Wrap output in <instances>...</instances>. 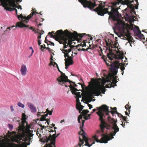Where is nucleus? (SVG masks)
<instances>
[{
  "label": "nucleus",
  "instance_id": "f257e3e1",
  "mask_svg": "<svg viewBox=\"0 0 147 147\" xmlns=\"http://www.w3.org/2000/svg\"><path fill=\"white\" fill-rule=\"evenodd\" d=\"M96 108L98 110L96 113L99 116V120L101 121V124L100 125L101 130V131L98 130L97 131V134H101L102 133H104V130L105 128L107 129H113L114 131H112L111 132L110 136L107 134H102V137L100 140L98 139V135L97 134L93 136L92 138L97 142L107 143L108 141L113 139V136H115L116 133L119 131V128L116 124L117 120V119L115 120L109 116L107 118L108 120L109 123L112 124V126L108 125L103 120V118L104 117H105V112L106 113V115H109V107L106 105H103L99 107H97Z\"/></svg>",
  "mask_w": 147,
  "mask_h": 147
},
{
  "label": "nucleus",
  "instance_id": "f03ea898",
  "mask_svg": "<svg viewBox=\"0 0 147 147\" xmlns=\"http://www.w3.org/2000/svg\"><path fill=\"white\" fill-rule=\"evenodd\" d=\"M61 32L59 36H58V38H56L57 40L59 41V43L60 44H63V45L64 49H63L61 51L64 54V57L65 58V61H67V63H68L72 65L74 63V61L73 60V57L72 54H71V56H69V55L68 53L71 51V49L74 47L75 46L72 45L71 44L74 42V41L76 40L71 39L68 40V41H67L66 37H68L66 36L65 37H62L61 35L63 34L62 30H60L58 31V32Z\"/></svg>",
  "mask_w": 147,
  "mask_h": 147
},
{
  "label": "nucleus",
  "instance_id": "7ed1b4c3",
  "mask_svg": "<svg viewBox=\"0 0 147 147\" xmlns=\"http://www.w3.org/2000/svg\"><path fill=\"white\" fill-rule=\"evenodd\" d=\"M99 2L100 3L98 6L95 9H92V11H95L99 16H103L105 14L108 13L109 15V18L113 20L119 16V13L117 8L111 7V11H109L107 8H105V4L107 2V0H95ZM96 3V2H95Z\"/></svg>",
  "mask_w": 147,
  "mask_h": 147
},
{
  "label": "nucleus",
  "instance_id": "20e7f679",
  "mask_svg": "<svg viewBox=\"0 0 147 147\" xmlns=\"http://www.w3.org/2000/svg\"><path fill=\"white\" fill-rule=\"evenodd\" d=\"M62 30L63 33V34L61 35L62 37H65V36H67V41H68L69 40L74 39L76 40L77 41L79 42V41L81 40L82 38L84 36V35H86L90 37V39L92 40L93 38L90 35H86V33H83L82 34H78L77 32H75L74 33H72L71 32H69L67 30H66L63 32L62 30H60L57 31L56 33H55L54 32L52 31L51 32H49L48 34H50V37L53 38H54L56 40L59 42V41L57 40L56 38H58V36H59L61 32H58V31L59 30Z\"/></svg>",
  "mask_w": 147,
  "mask_h": 147
},
{
  "label": "nucleus",
  "instance_id": "39448f33",
  "mask_svg": "<svg viewBox=\"0 0 147 147\" xmlns=\"http://www.w3.org/2000/svg\"><path fill=\"white\" fill-rule=\"evenodd\" d=\"M89 85L91 86H96L94 88L90 90L86 95V98L90 99L88 102H90L94 98V96H98L101 94V91L102 94H104L105 90L104 86L100 85L101 82L98 80L92 78L90 82H89Z\"/></svg>",
  "mask_w": 147,
  "mask_h": 147
},
{
  "label": "nucleus",
  "instance_id": "423d86ee",
  "mask_svg": "<svg viewBox=\"0 0 147 147\" xmlns=\"http://www.w3.org/2000/svg\"><path fill=\"white\" fill-rule=\"evenodd\" d=\"M108 40V41L106 40L105 42L107 46V49L108 47L109 49V53L107 54V57L111 61L113 60V59L111 57H113L117 59H123L124 55L122 51H121L119 50L117 51L116 49L113 50L111 49V48L112 49L117 48L116 45L117 43L115 42L113 43V42L112 41L110 40V41L109 40Z\"/></svg>",
  "mask_w": 147,
  "mask_h": 147
},
{
  "label": "nucleus",
  "instance_id": "0eeeda50",
  "mask_svg": "<svg viewBox=\"0 0 147 147\" xmlns=\"http://www.w3.org/2000/svg\"><path fill=\"white\" fill-rule=\"evenodd\" d=\"M25 125L22 123V125H20L19 127L18 134L15 135L11 139L12 141L13 142L20 143L22 142L21 140L26 141L28 140V138L26 137V132L25 130Z\"/></svg>",
  "mask_w": 147,
  "mask_h": 147
},
{
  "label": "nucleus",
  "instance_id": "6e6552de",
  "mask_svg": "<svg viewBox=\"0 0 147 147\" xmlns=\"http://www.w3.org/2000/svg\"><path fill=\"white\" fill-rule=\"evenodd\" d=\"M55 133L52 135L51 134L48 137L45 136L41 139L42 142L46 143V144L44 147H53L55 146L56 139L57 138L56 131L54 130Z\"/></svg>",
  "mask_w": 147,
  "mask_h": 147
},
{
  "label": "nucleus",
  "instance_id": "1a4fd4ad",
  "mask_svg": "<svg viewBox=\"0 0 147 147\" xmlns=\"http://www.w3.org/2000/svg\"><path fill=\"white\" fill-rule=\"evenodd\" d=\"M117 63H113L111 66V73H109L108 75L107 76V79L108 81L111 80L112 78H114L117 80L118 77L117 76H115L117 75V69L119 67V65Z\"/></svg>",
  "mask_w": 147,
  "mask_h": 147
},
{
  "label": "nucleus",
  "instance_id": "9d476101",
  "mask_svg": "<svg viewBox=\"0 0 147 147\" xmlns=\"http://www.w3.org/2000/svg\"><path fill=\"white\" fill-rule=\"evenodd\" d=\"M78 1L82 4L84 7L88 8L92 10L97 6L95 3V0H78Z\"/></svg>",
  "mask_w": 147,
  "mask_h": 147
},
{
  "label": "nucleus",
  "instance_id": "9b49d317",
  "mask_svg": "<svg viewBox=\"0 0 147 147\" xmlns=\"http://www.w3.org/2000/svg\"><path fill=\"white\" fill-rule=\"evenodd\" d=\"M22 0H4V2L6 3V5L9 6V7H16L18 9H20L21 10L22 8L20 5H17L16 3L17 2H21Z\"/></svg>",
  "mask_w": 147,
  "mask_h": 147
},
{
  "label": "nucleus",
  "instance_id": "f8f14e48",
  "mask_svg": "<svg viewBox=\"0 0 147 147\" xmlns=\"http://www.w3.org/2000/svg\"><path fill=\"white\" fill-rule=\"evenodd\" d=\"M58 71L60 72L61 75L57 79V80L58 81L59 84L63 85L64 84L66 87L67 86L65 84V80L66 79H67L68 77L66 76L64 73H63L59 69V67H57Z\"/></svg>",
  "mask_w": 147,
  "mask_h": 147
},
{
  "label": "nucleus",
  "instance_id": "ddd939ff",
  "mask_svg": "<svg viewBox=\"0 0 147 147\" xmlns=\"http://www.w3.org/2000/svg\"><path fill=\"white\" fill-rule=\"evenodd\" d=\"M134 26L133 31L135 36H136L140 39H144V36L142 34L139 27L136 26Z\"/></svg>",
  "mask_w": 147,
  "mask_h": 147
},
{
  "label": "nucleus",
  "instance_id": "4468645a",
  "mask_svg": "<svg viewBox=\"0 0 147 147\" xmlns=\"http://www.w3.org/2000/svg\"><path fill=\"white\" fill-rule=\"evenodd\" d=\"M0 5L2 6L4 8V9L7 11H12L15 10L16 13V15L18 16L17 15L18 11L14 7H9V6L6 5V3L4 2V1H1V3L0 4Z\"/></svg>",
  "mask_w": 147,
  "mask_h": 147
},
{
  "label": "nucleus",
  "instance_id": "2eb2a0df",
  "mask_svg": "<svg viewBox=\"0 0 147 147\" xmlns=\"http://www.w3.org/2000/svg\"><path fill=\"white\" fill-rule=\"evenodd\" d=\"M18 144H15L11 143L9 144V146L10 147H26L28 145H29L30 144V142L27 143L25 142H21L18 143Z\"/></svg>",
  "mask_w": 147,
  "mask_h": 147
},
{
  "label": "nucleus",
  "instance_id": "dca6fc26",
  "mask_svg": "<svg viewBox=\"0 0 147 147\" xmlns=\"http://www.w3.org/2000/svg\"><path fill=\"white\" fill-rule=\"evenodd\" d=\"M69 86L70 88L71 91L73 94L75 95L76 96V97H78V98L81 97L80 92H76L78 91L79 90H78L77 88L74 87L72 84H71L70 86Z\"/></svg>",
  "mask_w": 147,
  "mask_h": 147
},
{
  "label": "nucleus",
  "instance_id": "f3484780",
  "mask_svg": "<svg viewBox=\"0 0 147 147\" xmlns=\"http://www.w3.org/2000/svg\"><path fill=\"white\" fill-rule=\"evenodd\" d=\"M123 2L125 4H132V3H133V4L136 5L135 9H137L138 8L139 3L138 0H125Z\"/></svg>",
  "mask_w": 147,
  "mask_h": 147
},
{
  "label": "nucleus",
  "instance_id": "a211bd4d",
  "mask_svg": "<svg viewBox=\"0 0 147 147\" xmlns=\"http://www.w3.org/2000/svg\"><path fill=\"white\" fill-rule=\"evenodd\" d=\"M105 81L107 82H110L111 84H109V85L111 87H114L115 86H117L116 83L118 82L116 79H115L114 78H112V79L111 80L109 81L107 80V76H106Z\"/></svg>",
  "mask_w": 147,
  "mask_h": 147
},
{
  "label": "nucleus",
  "instance_id": "6ab92c4d",
  "mask_svg": "<svg viewBox=\"0 0 147 147\" xmlns=\"http://www.w3.org/2000/svg\"><path fill=\"white\" fill-rule=\"evenodd\" d=\"M20 71L21 75L23 76H25L27 72L26 65L24 64L22 65Z\"/></svg>",
  "mask_w": 147,
  "mask_h": 147
},
{
  "label": "nucleus",
  "instance_id": "aec40b11",
  "mask_svg": "<svg viewBox=\"0 0 147 147\" xmlns=\"http://www.w3.org/2000/svg\"><path fill=\"white\" fill-rule=\"evenodd\" d=\"M76 108L77 109L79 110L80 113V111H82V109H81V107L82 106V105L81 104V103L80 102V100L79 99V98L78 97H76Z\"/></svg>",
  "mask_w": 147,
  "mask_h": 147
},
{
  "label": "nucleus",
  "instance_id": "412c9836",
  "mask_svg": "<svg viewBox=\"0 0 147 147\" xmlns=\"http://www.w3.org/2000/svg\"><path fill=\"white\" fill-rule=\"evenodd\" d=\"M126 5H127V7L131 9L129 10L131 13L132 14L134 13L135 14H136V12L134 11L136 5H134V4H129Z\"/></svg>",
  "mask_w": 147,
  "mask_h": 147
},
{
  "label": "nucleus",
  "instance_id": "4be33fe9",
  "mask_svg": "<svg viewBox=\"0 0 147 147\" xmlns=\"http://www.w3.org/2000/svg\"><path fill=\"white\" fill-rule=\"evenodd\" d=\"M29 26V25H26L25 24L23 23L22 22H18L16 24L15 28H14L13 29L15 30L16 29L17 27L19 28H22L24 27L28 28Z\"/></svg>",
  "mask_w": 147,
  "mask_h": 147
},
{
  "label": "nucleus",
  "instance_id": "5701e85b",
  "mask_svg": "<svg viewBox=\"0 0 147 147\" xmlns=\"http://www.w3.org/2000/svg\"><path fill=\"white\" fill-rule=\"evenodd\" d=\"M18 18L19 20L21 19L23 22L27 23L28 21V20H27L26 16H23L22 15L18 16Z\"/></svg>",
  "mask_w": 147,
  "mask_h": 147
},
{
  "label": "nucleus",
  "instance_id": "b1692460",
  "mask_svg": "<svg viewBox=\"0 0 147 147\" xmlns=\"http://www.w3.org/2000/svg\"><path fill=\"white\" fill-rule=\"evenodd\" d=\"M32 10H33V11L31 13L30 15H28L27 17H26L27 20H28L29 19H30L33 15H36V13L38 14H40L41 15H42L41 13H38V12H36V11H34L33 9H32Z\"/></svg>",
  "mask_w": 147,
  "mask_h": 147
},
{
  "label": "nucleus",
  "instance_id": "393cba45",
  "mask_svg": "<svg viewBox=\"0 0 147 147\" xmlns=\"http://www.w3.org/2000/svg\"><path fill=\"white\" fill-rule=\"evenodd\" d=\"M109 111V113H111L112 115V116H114V115L115 113H116L119 117H122V118H123V117H124L121 114L117 112V111H114L113 110H111V111Z\"/></svg>",
  "mask_w": 147,
  "mask_h": 147
},
{
  "label": "nucleus",
  "instance_id": "a878e982",
  "mask_svg": "<svg viewBox=\"0 0 147 147\" xmlns=\"http://www.w3.org/2000/svg\"><path fill=\"white\" fill-rule=\"evenodd\" d=\"M28 105L32 112H36V107L31 103L28 104Z\"/></svg>",
  "mask_w": 147,
  "mask_h": 147
},
{
  "label": "nucleus",
  "instance_id": "bb28decb",
  "mask_svg": "<svg viewBox=\"0 0 147 147\" xmlns=\"http://www.w3.org/2000/svg\"><path fill=\"white\" fill-rule=\"evenodd\" d=\"M26 115L24 113H22V123H27V121H26Z\"/></svg>",
  "mask_w": 147,
  "mask_h": 147
},
{
  "label": "nucleus",
  "instance_id": "cd10ccee",
  "mask_svg": "<svg viewBox=\"0 0 147 147\" xmlns=\"http://www.w3.org/2000/svg\"><path fill=\"white\" fill-rule=\"evenodd\" d=\"M42 117L40 119V121H46L45 122V123L46 124V123H47L48 125H49V123L50 122V121L49 119H46L45 118V117H44L42 115L41 116Z\"/></svg>",
  "mask_w": 147,
  "mask_h": 147
},
{
  "label": "nucleus",
  "instance_id": "c85d7f7f",
  "mask_svg": "<svg viewBox=\"0 0 147 147\" xmlns=\"http://www.w3.org/2000/svg\"><path fill=\"white\" fill-rule=\"evenodd\" d=\"M104 61L106 63V64L108 66H109V65H111H111L112 64L114 63H117V64L118 65H119V63L118 62H117V61H116V62H114L113 63H111V62L110 61H106L105 59H104Z\"/></svg>",
  "mask_w": 147,
  "mask_h": 147
},
{
  "label": "nucleus",
  "instance_id": "c756f323",
  "mask_svg": "<svg viewBox=\"0 0 147 147\" xmlns=\"http://www.w3.org/2000/svg\"><path fill=\"white\" fill-rule=\"evenodd\" d=\"M32 132L33 131H32L30 130H28V131L26 132V133L28 134V136L29 137H30V140L31 139L30 138L33 136L34 134H32Z\"/></svg>",
  "mask_w": 147,
  "mask_h": 147
},
{
  "label": "nucleus",
  "instance_id": "7c9ffc66",
  "mask_svg": "<svg viewBox=\"0 0 147 147\" xmlns=\"http://www.w3.org/2000/svg\"><path fill=\"white\" fill-rule=\"evenodd\" d=\"M66 82H69V83L70 84V85L69 86H70L71 85V83H72L74 84V87L75 88V87H76L77 88H78V87H77V85H76V84L75 83V82H72L71 81H70V80H69L68 78H67V79H66L65 80V83Z\"/></svg>",
  "mask_w": 147,
  "mask_h": 147
},
{
  "label": "nucleus",
  "instance_id": "2f4dec72",
  "mask_svg": "<svg viewBox=\"0 0 147 147\" xmlns=\"http://www.w3.org/2000/svg\"><path fill=\"white\" fill-rule=\"evenodd\" d=\"M133 40V38H132V37L131 36L128 35L127 36V40H128V42L129 43L131 44V42H132V40Z\"/></svg>",
  "mask_w": 147,
  "mask_h": 147
},
{
  "label": "nucleus",
  "instance_id": "473e14b6",
  "mask_svg": "<svg viewBox=\"0 0 147 147\" xmlns=\"http://www.w3.org/2000/svg\"><path fill=\"white\" fill-rule=\"evenodd\" d=\"M86 40H84L82 43H81V44H79L77 45L78 46H82V47L84 46H86V42H87Z\"/></svg>",
  "mask_w": 147,
  "mask_h": 147
},
{
  "label": "nucleus",
  "instance_id": "72a5a7b5",
  "mask_svg": "<svg viewBox=\"0 0 147 147\" xmlns=\"http://www.w3.org/2000/svg\"><path fill=\"white\" fill-rule=\"evenodd\" d=\"M0 147H7V144H6L3 142H1V141L0 140Z\"/></svg>",
  "mask_w": 147,
  "mask_h": 147
},
{
  "label": "nucleus",
  "instance_id": "f704fd0d",
  "mask_svg": "<svg viewBox=\"0 0 147 147\" xmlns=\"http://www.w3.org/2000/svg\"><path fill=\"white\" fill-rule=\"evenodd\" d=\"M89 111L88 110H84L82 112L81 111H80V113H82L83 115H86L87 114V113L89 112Z\"/></svg>",
  "mask_w": 147,
  "mask_h": 147
},
{
  "label": "nucleus",
  "instance_id": "c9c22d12",
  "mask_svg": "<svg viewBox=\"0 0 147 147\" xmlns=\"http://www.w3.org/2000/svg\"><path fill=\"white\" fill-rule=\"evenodd\" d=\"M129 103L127 104V105L125 106V108L127 109V110L128 111V112H129V113L130 111V109L131 108V106H129Z\"/></svg>",
  "mask_w": 147,
  "mask_h": 147
},
{
  "label": "nucleus",
  "instance_id": "e433bc0d",
  "mask_svg": "<svg viewBox=\"0 0 147 147\" xmlns=\"http://www.w3.org/2000/svg\"><path fill=\"white\" fill-rule=\"evenodd\" d=\"M44 49H47L48 50V51L51 53L53 54V55H54V53L53 52V50L52 49H51L50 48H49L48 47H45L44 48Z\"/></svg>",
  "mask_w": 147,
  "mask_h": 147
},
{
  "label": "nucleus",
  "instance_id": "4c0bfd02",
  "mask_svg": "<svg viewBox=\"0 0 147 147\" xmlns=\"http://www.w3.org/2000/svg\"><path fill=\"white\" fill-rule=\"evenodd\" d=\"M25 124H26V132H27V131H28V130H30V128L31 127L30 125H28V123L27 122V123H24V125H25Z\"/></svg>",
  "mask_w": 147,
  "mask_h": 147
},
{
  "label": "nucleus",
  "instance_id": "58836bf2",
  "mask_svg": "<svg viewBox=\"0 0 147 147\" xmlns=\"http://www.w3.org/2000/svg\"><path fill=\"white\" fill-rule=\"evenodd\" d=\"M122 119L124 121L123 122H126V124H127V123H129L128 121V120H127V117H123V118H122Z\"/></svg>",
  "mask_w": 147,
  "mask_h": 147
},
{
  "label": "nucleus",
  "instance_id": "ea45409f",
  "mask_svg": "<svg viewBox=\"0 0 147 147\" xmlns=\"http://www.w3.org/2000/svg\"><path fill=\"white\" fill-rule=\"evenodd\" d=\"M82 115H79L78 116V122L79 123H80L81 122H80V119H82Z\"/></svg>",
  "mask_w": 147,
  "mask_h": 147
},
{
  "label": "nucleus",
  "instance_id": "a19ab883",
  "mask_svg": "<svg viewBox=\"0 0 147 147\" xmlns=\"http://www.w3.org/2000/svg\"><path fill=\"white\" fill-rule=\"evenodd\" d=\"M90 114H88L87 116H85L84 117V118L85 119V120H88V119H89L90 118Z\"/></svg>",
  "mask_w": 147,
  "mask_h": 147
},
{
  "label": "nucleus",
  "instance_id": "79ce46f5",
  "mask_svg": "<svg viewBox=\"0 0 147 147\" xmlns=\"http://www.w3.org/2000/svg\"><path fill=\"white\" fill-rule=\"evenodd\" d=\"M134 26H135L133 24H130L129 26V28L131 30H133L134 29V28H135Z\"/></svg>",
  "mask_w": 147,
  "mask_h": 147
},
{
  "label": "nucleus",
  "instance_id": "37998d69",
  "mask_svg": "<svg viewBox=\"0 0 147 147\" xmlns=\"http://www.w3.org/2000/svg\"><path fill=\"white\" fill-rule=\"evenodd\" d=\"M65 68L66 69H67V68L70 65H71V64H69V63H67V61L65 62Z\"/></svg>",
  "mask_w": 147,
  "mask_h": 147
},
{
  "label": "nucleus",
  "instance_id": "c03bdc74",
  "mask_svg": "<svg viewBox=\"0 0 147 147\" xmlns=\"http://www.w3.org/2000/svg\"><path fill=\"white\" fill-rule=\"evenodd\" d=\"M89 49H91L90 47H88L86 48V49H84V48H82V49H81V50H82V51H86L89 53H90V52L89 51H88V50Z\"/></svg>",
  "mask_w": 147,
  "mask_h": 147
},
{
  "label": "nucleus",
  "instance_id": "a18cd8bd",
  "mask_svg": "<svg viewBox=\"0 0 147 147\" xmlns=\"http://www.w3.org/2000/svg\"><path fill=\"white\" fill-rule=\"evenodd\" d=\"M18 105L19 107L22 108H24V105L20 102L18 103Z\"/></svg>",
  "mask_w": 147,
  "mask_h": 147
},
{
  "label": "nucleus",
  "instance_id": "49530a36",
  "mask_svg": "<svg viewBox=\"0 0 147 147\" xmlns=\"http://www.w3.org/2000/svg\"><path fill=\"white\" fill-rule=\"evenodd\" d=\"M88 139V144L90 145H91V146H90V147L91 146H92V145L93 144H94L95 143V142L94 141L92 144H91L90 145L89 144V143H91V142L92 141V140H91V139H88V138H87Z\"/></svg>",
  "mask_w": 147,
  "mask_h": 147
},
{
  "label": "nucleus",
  "instance_id": "de8ad7c7",
  "mask_svg": "<svg viewBox=\"0 0 147 147\" xmlns=\"http://www.w3.org/2000/svg\"><path fill=\"white\" fill-rule=\"evenodd\" d=\"M30 29L32 30L33 31L35 32V33H38V32H36L35 30V29L33 28V27L31 26L30 28Z\"/></svg>",
  "mask_w": 147,
  "mask_h": 147
},
{
  "label": "nucleus",
  "instance_id": "09e8293b",
  "mask_svg": "<svg viewBox=\"0 0 147 147\" xmlns=\"http://www.w3.org/2000/svg\"><path fill=\"white\" fill-rule=\"evenodd\" d=\"M15 27V26H11L10 27H8V28H7L6 30H5L4 32H6V31H7L8 30H10L11 28H13V27Z\"/></svg>",
  "mask_w": 147,
  "mask_h": 147
},
{
  "label": "nucleus",
  "instance_id": "8fccbe9b",
  "mask_svg": "<svg viewBox=\"0 0 147 147\" xmlns=\"http://www.w3.org/2000/svg\"><path fill=\"white\" fill-rule=\"evenodd\" d=\"M88 106L89 107V109H90L91 108H92V105L88 103Z\"/></svg>",
  "mask_w": 147,
  "mask_h": 147
},
{
  "label": "nucleus",
  "instance_id": "3c124183",
  "mask_svg": "<svg viewBox=\"0 0 147 147\" xmlns=\"http://www.w3.org/2000/svg\"><path fill=\"white\" fill-rule=\"evenodd\" d=\"M55 65H56V67H58V65L55 62H53V66L54 67H55Z\"/></svg>",
  "mask_w": 147,
  "mask_h": 147
},
{
  "label": "nucleus",
  "instance_id": "603ef678",
  "mask_svg": "<svg viewBox=\"0 0 147 147\" xmlns=\"http://www.w3.org/2000/svg\"><path fill=\"white\" fill-rule=\"evenodd\" d=\"M52 112H53V111L52 110V111H48V113H47V114H49V115H51L52 114Z\"/></svg>",
  "mask_w": 147,
  "mask_h": 147
},
{
  "label": "nucleus",
  "instance_id": "864d4df0",
  "mask_svg": "<svg viewBox=\"0 0 147 147\" xmlns=\"http://www.w3.org/2000/svg\"><path fill=\"white\" fill-rule=\"evenodd\" d=\"M53 61H51L50 62V63L49 64V65L50 66H51L52 65H53Z\"/></svg>",
  "mask_w": 147,
  "mask_h": 147
},
{
  "label": "nucleus",
  "instance_id": "5fc2aeb1",
  "mask_svg": "<svg viewBox=\"0 0 147 147\" xmlns=\"http://www.w3.org/2000/svg\"><path fill=\"white\" fill-rule=\"evenodd\" d=\"M39 34L40 35H38V40H39V39H40V38H41V33L40 32H39Z\"/></svg>",
  "mask_w": 147,
  "mask_h": 147
},
{
  "label": "nucleus",
  "instance_id": "6e6d98bb",
  "mask_svg": "<svg viewBox=\"0 0 147 147\" xmlns=\"http://www.w3.org/2000/svg\"><path fill=\"white\" fill-rule=\"evenodd\" d=\"M47 127H49V128H48V129L50 130H52L53 129V127H50V126H47Z\"/></svg>",
  "mask_w": 147,
  "mask_h": 147
},
{
  "label": "nucleus",
  "instance_id": "4d7b16f0",
  "mask_svg": "<svg viewBox=\"0 0 147 147\" xmlns=\"http://www.w3.org/2000/svg\"><path fill=\"white\" fill-rule=\"evenodd\" d=\"M10 109H11V111L12 112L13 111H14L13 106H10Z\"/></svg>",
  "mask_w": 147,
  "mask_h": 147
},
{
  "label": "nucleus",
  "instance_id": "13d9d810",
  "mask_svg": "<svg viewBox=\"0 0 147 147\" xmlns=\"http://www.w3.org/2000/svg\"><path fill=\"white\" fill-rule=\"evenodd\" d=\"M78 84L80 85H81V86H80V87L82 88V89H83V87L82 86V83H78Z\"/></svg>",
  "mask_w": 147,
  "mask_h": 147
},
{
  "label": "nucleus",
  "instance_id": "bf43d9fd",
  "mask_svg": "<svg viewBox=\"0 0 147 147\" xmlns=\"http://www.w3.org/2000/svg\"><path fill=\"white\" fill-rule=\"evenodd\" d=\"M9 126H10L9 128L10 129H12L13 128V126L12 125H11L10 124H9Z\"/></svg>",
  "mask_w": 147,
  "mask_h": 147
},
{
  "label": "nucleus",
  "instance_id": "052dcab7",
  "mask_svg": "<svg viewBox=\"0 0 147 147\" xmlns=\"http://www.w3.org/2000/svg\"><path fill=\"white\" fill-rule=\"evenodd\" d=\"M38 43L39 45H40L41 44L40 40H38Z\"/></svg>",
  "mask_w": 147,
  "mask_h": 147
},
{
  "label": "nucleus",
  "instance_id": "680f3d73",
  "mask_svg": "<svg viewBox=\"0 0 147 147\" xmlns=\"http://www.w3.org/2000/svg\"><path fill=\"white\" fill-rule=\"evenodd\" d=\"M122 123V125H123L124 126V127H125V122H123L122 121H121Z\"/></svg>",
  "mask_w": 147,
  "mask_h": 147
},
{
  "label": "nucleus",
  "instance_id": "e2e57ef3",
  "mask_svg": "<svg viewBox=\"0 0 147 147\" xmlns=\"http://www.w3.org/2000/svg\"><path fill=\"white\" fill-rule=\"evenodd\" d=\"M49 42L51 44V45H53V46H54L55 45L54 43H53L50 41H49Z\"/></svg>",
  "mask_w": 147,
  "mask_h": 147
},
{
  "label": "nucleus",
  "instance_id": "0e129e2a",
  "mask_svg": "<svg viewBox=\"0 0 147 147\" xmlns=\"http://www.w3.org/2000/svg\"><path fill=\"white\" fill-rule=\"evenodd\" d=\"M44 46L43 45H41L40 46V49L42 51H43V49H42L43 48H44Z\"/></svg>",
  "mask_w": 147,
  "mask_h": 147
},
{
  "label": "nucleus",
  "instance_id": "69168bd1",
  "mask_svg": "<svg viewBox=\"0 0 147 147\" xmlns=\"http://www.w3.org/2000/svg\"><path fill=\"white\" fill-rule=\"evenodd\" d=\"M47 115L48 114H46L42 115V116H43L44 117H45V118H46V117L47 116Z\"/></svg>",
  "mask_w": 147,
  "mask_h": 147
},
{
  "label": "nucleus",
  "instance_id": "338daca9",
  "mask_svg": "<svg viewBox=\"0 0 147 147\" xmlns=\"http://www.w3.org/2000/svg\"><path fill=\"white\" fill-rule=\"evenodd\" d=\"M40 125V127H42V128H45V126L44 125Z\"/></svg>",
  "mask_w": 147,
  "mask_h": 147
},
{
  "label": "nucleus",
  "instance_id": "774afa93",
  "mask_svg": "<svg viewBox=\"0 0 147 147\" xmlns=\"http://www.w3.org/2000/svg\"><path fill=\"white\" fill-rule=\"evenodd\" d=\"M37 115H38V116H41L40 113V112H38L37 113Z\"/></svg>",
  "mask_w": 147,
  "mask_h": 147
}]
</instances>
